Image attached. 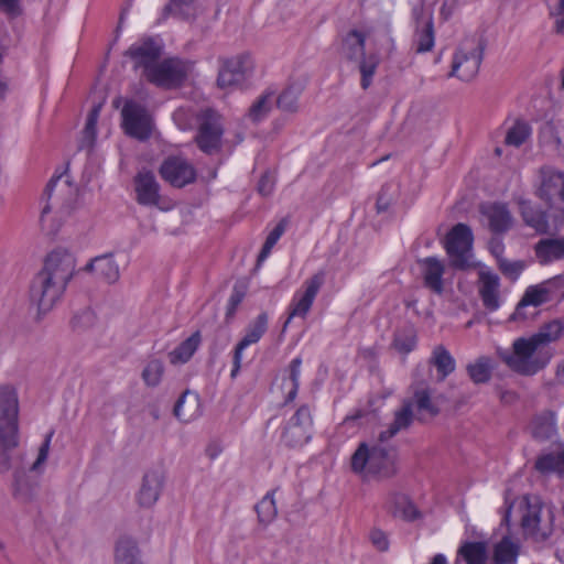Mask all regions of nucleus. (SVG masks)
<instances>
[{"instance_id": "f03ea898", "label": "nucleus", "mask_w": 564, "mask_h": 564, "mask_svg": "<svg viewBox=\"0 0 564 564\" xmlns=\"http://www.w3.org/2000/svg\"><path fill=\"white\" fill-rule=\"evenodd\" d=\"M76 271V260L66 250H54L47 254L42 269L30 285V299L40 313L50 312L61 301Z\"/></svg>"}, {"instance_id": "680f3d73", "label": "nucleus", "mask_w": 564, "mask_h": 564, "mask_svg": "<svg viewBox=\"0 0 564 564\" xmlns=\"http://www.w3.org/2000/svg\"><path fill=\"white\" fill-rule=\"evenodd\" d=\"M488 246L490 253L496 258L497 261L503 258L505 243L502 241V238L499 237V235L492 237L489 240Z\"/></svg>"}, {"instance_id": "0e129e2a", "label": "nucleus", "mask_w": 564, "mask_h": 564, "mask_svg": "<svg viewBox=\"0 0 564 564\" xmlns=\"http://www.w3.org/2000/svg\"><path fill=\"white\" fill-rule=\"evenodd\" d=\"M553 225V235L564 237V209H560L554 214Z\"/></svg>"}, {"instance_id": "58836bf2", "label": "nucleus", "mask_w": 564, "mask_h": 564, "mask_svg": "<svg viewBox=\"0 0 564 564\" xmlns=\"http://www.w3.org/2000/svg\"><path fill=\"white\" fill-rule=\"evenodd\" d=\"M366 36L362 32L351 30L343 41V54L350 61L365 55Z\"/></svg>"}, {"instance_id": "5fc2aeb1", "label": "nucleus", "mask_w": 564, "mask_h": 564, "mask_svg": "<svg viewBox=\"0 0 564 564\" xmlns=\"http://www.w3.org/2000/svg\"><path fill=\"white\" fill-rule=\"evenodd\" d=\"M550 15L554 19V29L558 34H564V0L546 1Z\"/></svg>"}, {"instance_id": "412c9836", "label": "nucleus", "mask_w": 564, "mask_h": 564, "mask_svg": "<svg viewBox=\"0 0 564 564\" xmlns=\"http://www.w3.org/2000/svg\"><path fill=\"white\" fill-rule=\"evenodd\" d=\"M137 202L142 206H158L160 203V184L151 171H140L134 176Z\"/></svg>"}, {"instance_id": "0eeeda50", "label": "nucleus", "mask_w": 564, "mask_h": 564, "mask_svg": "<svg viewBox=\"0 0 564 564\" xmlns=\"http://www.w3.org/2000/svg\"><path fill=\"white\" fill-rule=\"evenodd\" d=\"M484 48V43L479 37H465L454 53L452 70L448 76L464 82L471 80L479 72Z\"/></svg>"}, {"instance_id": "c756f323", "label": "nucleus", "mask_w": 564, "mask_h": 564, "mask_svg": "<svg viewBox=\"0 0 564 564\" xmlns=\"http://www.w3.org/2000/svg\"><path fill=\"white\" fill-rule=\"evenodd\" d=\"M387 509L393 517L405 521H413L420 517L414 503L403 494H391L387 501Z\"/></svg>"}, {"instance_id": "4d7b16f0", "label": "nucleus", "mask_w": 564, "mask_h": 564, "mask_svg": "<svg viewBox=\"0 0 564 564\" xmlns=\"http://www.w3.org/2000/svg\"><path fill=\"white\" fill-rule=\"evenodd\" d=\"M53 435H54V431H50L45 435V438H44L43 443L39 447L37 457H36L35 462L31 466V470H33V471L39 470L44 465V463L46 462Z\"/></svg>"}, {"instance_id": "052dcab7", "label": "nucleus", "mask_w": 564, "mask_h": 564, "mask_svg": "<svg viewBox=\"0 0 564 564\" xmlns=\"http://www.w3.org/2000/svg\"><path fill=\"white\" fill-rule=\"evenodd\" d=\"M274 189V178L269 173L261 176L258 183V191L263 196H269Z\"/></svg>"}, {"instance_id": "a211bd4d", "label": "nucleus", "mask_w": 564, "mask_h": 564, "mask_svg": "<svg viewBox=\"0 0 564 564\" xmlns=\"http://www.w3.org/2000/svg\"><path fill=\"white\" fill-rule=\"evenodd\" d=\"M553 512L547 510L546 517H542V507L539 503H529L522 516L521 524L524 532L536 541L546 540L553 531Z\"/></svg>"}, {"instance_id": "dca6fc26", "label": "nucleus", "mask_w": 564, "mask_h": 564, "mask_svg": "<svg viewBox=\"0 0 564 564\" xmlns=\"http://www.w3.org/2000/svg\"><path fill=\"white\" fill-rule=\"evenodd\" d=\"M540 185L535 195L549 206L564 202V172L552 166H542Z\"/></svg>"}, {"instance_id": "49530a36", "label": "nucleus", "mask_w": 564, "mask_h": 564, "mask_svg": "<svg viewBox=\"0 0 564 564\" xmlns=\"http://www.w3.org/2000/svg\"><path fill=\"white\" fill-rule=\"evenodd\" d=\"M273 495L274 490L268 492L256 506V511L258 513L259 521L264 524H268L271 521H273L278 513Z\"/></svg>"}, {"instance_id": "864d4df0", "label": "nucleus", "mask_w": 564, "mask_h": 564, "mask_svg": "<svg viewBox=\"0 0 564 564\" xmlns=\"http://www.w3.org/2000/svg\"><path fill=\"white\" fill-rule=\"evenodd\" d=\"M194 2L195 0H170L163 9V14L166 17L172 13L182 19H188L191 17L189 10Z\"/></svg>"}, {"instance_id": "aec40b11", "label": "nucleus", "mask_w": 564, "mask_h": 564, "mask_svg": "<svg viewBox=\"0 0 564 564\" xmlns=\"http://www.w3.org/2000/svg\"><path fill=\"white\" fill-rule=\"evenodd\" d=\"M480 214L486 218L488 228L495 235L509 231L513 224V217L505 203H487L479 207Z\"/></svg>"}, {"instance_id": "8fccbe9b", "label": "nucleus", "mask_w": 564, "mask_h": 564, "mask_svg": "<svg viewBox=\"0 0 564 564\" xmlns=\"http://www.w3.org/2000/svg\"><path fill=\"white\" fill-rule=\"evenodd\" d=\"M530 135V127L522 121H518L511 127L506 135L508 145L520 147Z\"/></svg>"}, {"instance_id": "c03bdc74", "label": "nucleus", "mask_w": 564, "mask_h": 564, "mask_svg": "<svg viewBox=\"0 0 564 564\" xmlns=\"http://www.w3.org/2000/svg\"><path fill=\"white\" fill-rule=\"evenodd\" d=\"M274 93L267 90L261 94L256 101L250 106L248 111V118L252 122H259L263 120L272 109Z\"/></svg>"}, {"instance_id": "5701e85b", "label": "nucleus", "mask_w": 564, "mask_h": 564, "mask_svg": "<svg viewBox=\"0 0 564 564\" xmlns=\"http://www.w3.org/2000/svg\"><path fill=\"white\" fill-rule=\"evenodd\" d=\"M423 278V284L433 293L441 295L444 292L443 275L445 265L436 257H426L417 261Z\"/></svg>"}, {"instance_id": "2eb2a0df", "label": "nucleus", "mask_w": 564, "mask_h": 564, "mask_svg": "<svg viewBox=\"0 0 564 564\" xmlns=\"http://www.w3.org/2000/svg\"><path fill=\"white\" fill-rule=\"evenodd\" d=\"M253 72V61L247 53L227 58L219 69L217 84L220 88L241 85Z\"/></svg>"}, {"instance_id": "7c9ffc66", "label": "nucleus", "mask_w": 564, "mask_h": 564, "mask_svg": "<svg viewBox=\"0 0 564 564\" xmlns=\"http://www.w3.org/2000/svg\"><path fill=\"white\" fill-rule=\"evenodd\" d=\"M435 35L432 17L417 19L413 36V46L416 53H426L434 47Z\"/></svg>"}, {"instance_id": "423d86ee", "label": "nucleus", "mask_w": 564, "mask_h": 564, "mask_svg": "<svg viewBox=\"0 0 564 564\" xmlns=\"http://www.w3.org/2000/svg\"><path fill=\"white\" fill-rule=\"evenodd\" d=\"M196 134L194 142L197 148L207 155H215L221 151L225 127L221 115L205 108L196 115Z\"/></svg>"}, {"instance_id": "9d476101", "label": "nucleus", "mask_w": 564, "mask_h": 564, "mask_svg": "<svg viewBox=\"0 0 564 564\" xmlns=\"http://www.w3.org/2000/svg\"><path fill=\"white\" fill-rule=\"evenodd\" d=\"M563 288L564 279L561 275L545 280L539 284L528 286L518 303L514 313L511 315V319H525L528 315L524 310L528 306L531 305L538 307L553 301Z\"/></svg>"}, {"instance_id": "bb28decb", "label": "nucleus", "mask_w": 564, "mask_h": 564, "mask_svg": "<svg viewBox=\"0 0 564 564\" xmlns=\"http://www.w3.org/2000/svg\"><path fill=\"white\" fill-rule=\"evenodd\" d=\"M174 415L182 422L188 423L199 417L202 414L200 399L197 393L186 390L176 401Z\"/></svg>"}, {"instance_id": "de8ad7c7", "label": "nucleus", "mask_w": 564, "mask_h": 564, "mask_svg": "<svg viewBox=\"0 0 564 564\" xmlns=\"http://www.w3.org/2000/svg\"><path fill=\"white\" fill-rule=\"evenodd\" d=\"M535 469L542 474L558 473L562 474V452L558 454H545L538 457Z\"/></svg>"}, {"instance_id": "bf43d9fd", "label": "nucleus", "mask_w": 564, "mask_h": 564, "mask_svg": "<svg viewBox=\"0 0 564 564\" xmlns=\"http://www.w3.org/2000/svg\"><path fill=\"white\" fill-rule=\"evenodd\" d=\"M372 545L380 552H386L389 549V540L387 534L380 529H372L369 534Z\"/></svg>"}, {"instance_id": "ddd939ff", "label": "nucleus", "mask_w": 564, "mask_h": 564, "mask_svg": "<svg viewBox=\"0 0 564 564\" xmlns=\"http://www.w3.org/2000/svg\"><path fill=\"white\" fill-rule=\"evenodd\" d=\"M124 132L137 140L145 141L152 134V118L147 109L134 102L127 101L121 111Z\"/></svg>"}, {"instance_id": "4468645a", "label": "nucleus", "mask_w": 564, "mask_h": 564, "mask_svg": "<svg viewBox=\"0 0 564 564\" xmlns=\"http://www.w3.org/2000/svg\"><path fill=\"white\" fill-rule=\"evenodd\" d=\"M163 54V44L160 40L147 36L133 43L124 53L133 62L135 69H142L145 77L149 68H153Z\"/></svg>"}, {"instance_id": "f3484780", "label": "nucleus", "mask_w": 564, "mask_h": 564, "mask_svg": "<svg viewBox=\"0 0 564 564\" xmlns=\"http://www.w3.org/2000/svg\"><path fill=\"white\" fill-rule=\"evenodd\" d=\"M162 178L174 187H184L196 180L195 167L184 158L169 156L160 166Z\"/></svg>"}, {"instance_id": "393cba45", "label": "nucleus", "mask_w": 564, "mask_h": 564, "mask_svg": "<svg viewBox=\"0 0 564 564\" xmlns=\"http://www.w3.org/2000/svg\"><path fill=\"white\" fill-rule=\"evenodd\" d=\"M534 256L541 265L564 259V237L544 238L534 245Z\"/></svg>"}, {"instance_id": "4c0bfd02", "label": "nucleus", "mask_w": 564, "mask_h": 564, "mask_svg": "<svg viewBox=\"0 0 564 564\" xmlns=\"http://www.w3.org/2000/svg\"><path fill=\"white\" fill-rule=\"evenodd\" d=\"M101 108L102 104H97L88 112L83 130V135L78 144L79 150L91 149L94 147L97 135L96 126L100 116Z\"/></svg>"}, {"instance_id": "09e8293b", "label": "nucleus", "mask_w": 564, "mask_h": 564, "mask_svg": "<svg viewBox=\"0 0 564 564\" xmlns=\"http://www.w3.org/2000/svg\"><path fill=\"white\" fill-rule=\"evenodd\" d=\"M379 64V58L377 55L362 56V59L359 64V70L361 74V87L362 89H367L372 82V77L376 73V69Z\"/></svg>"}, {"instance_id": "4be33fe9", "label": "nucleus", "mask_w": 564, "mask_h": 564, "mask_svg": "<svg viewBox=\"0 0 564 564\" xmlns=\"http://www.w3.org/2000/svg\"><path fill=\"white\" fill-rule=\"evenodd\" d=\"M164 484V477L159 470H149L144 474L137 501L142 508H151L159 500Z\"/></svg>"}, {"instance_id": "6ab92c4d", "label": "nucleus", "mask_w": 564, "mask_h": 564, "mask_svg": "<svg viewBox=\"0 0 564 564\" xmlns=\"http://www.w3.org/2000/svg\"><path fill=\"white\" fill-rule=\"evenodd\" d=\"M268 329V314L265 312H262L257 316L254 321H252L248 327L246 328V334L242 337V339L237 344L234 356H232V370H231V378H235L240 368H241V360H242V351L252 344L258 343L261 337L265 334Z\"/></svg>"}, {"instance_id": "f257e3e1", "label": "nucleus", "mask_w": 564, "mask_h": 564, "mask_svg": "<svg viewBox=\"0 0 564 564\" xmlns=\"http://www.w3.org/2000/svg\"><path fill=\"white\" fill-rule=\"evenodd\" d=\"M563 334L564 322L553 319L543 324L532 336L517 338L512 344V351L498 350V356L512 371L533 376L549 364L552 355L547 347Z\"/></svg>"}, {"instance_id": "338daca9", "label": "nucleus", "mask_w": 564, "mask_h": 564, "mask_svg": "<svg viewBox=\"0 0 564 564\" xmlns=\"http://www.w3.org/2000/svg\"><path fill=\"white\" fill-rule=\"evenodd\" d=\"M499 399L505 404H512L518 400V394L514 391L501 390L499 392Z\"/></svg>"}, {"instance_id": "2f4dec72", "label": "nucleus", "mask_w": 564, "mask_h": 564, "mask_svg": "<svg viewBox=\"0 0 564 564\" xmlns=\"http://www.w3.org/2000/svg\"><path fill=\"white\" fill-rule=\"evenodd\" d=\"M85 269L96 272V274L107 283H113L120 276L119 267L111 254L95 258L87 263Z\"/></svg>"}, {"instance_id": "603ef678", "label": "nucleus", "mask_w": 564, "mask_h": 564, "mask_svg": "<svg viewBox=\"0 0 564 564\" xmlns=\"http://www.w3.org/2000/svg\"><path fill=\"white\" fill-rule=\"evenodd\" d=\"M497 264H498V268L501 271V273L506 278H508L512 281L517 280L525 268L524 261H522V260L512 261L505 257L499 259V261H497Z\"/></svg>"}, {"instance_id": "e2e57ef3", "label": "nucleus", "mask_w": 564, "mask_h": 564, "mask_svg": "<svg viewBox=\"0 0 564 564\" xmlns=\"http://www.w3.org/2000/svg\"><path fill=\"white\" fill-rule=\"evenodd\" d=\"M20 0H0V11L11 15L17 17L20 14Z\"/></svg>"}, {"instance_id": "1a4fd4ad", "label": "nucleus", "mask_w": 564, "mask_h": 564, "mask_svg": "<svg viewBox=\"0 0 564 564\" xmlns=\"http://www.w3.org/2000/svg\"><path fill=\"white\" fill-rule=\"evenodd\" d=\"M474 236L469 226L456 224L445 239V250L449 258V264L456 270H466L470 267V251Z\"/></svg>"}, {"instance_id": "13d9d810", "label": "nucleus", "mask_w": 564, "mask_h": 564, "mask_svg": "<svg viewBox=\"0 0 564 564\" xmlns=\"http://www.w3.org/2000/svg\"><path fill=\"white\" fill-rule=\"evenodd\" d=\"M243 297H245V292L239 290L238 288H234L232 293L227 303V310H226V319L227 321L231 319L235 316L236 311H237L238 306L240 305V303L242 302Z\"/></svg>"}, {"instance_id": "72a5a7b5", "label": "nucleus", "mask_w": 564, "mask_h": 564, "mask_svg": "<svg viewBox=\"0 0 564 564\" xmlns=\"http://www.w3.org/2000/svg\"><path fill=\"white\" fill-rule=\"evenodd\" d=\"M37 482L15 475L12 488V497L15 501L24 506L31 505L37 499Z\"/></svg>"}, {"instance_id": "79ce46f5", "label": "nucleus", "mask_w": 564, "mask_h": 564, "mask_svg": "<svg viewBox=\"0 0 564 564\" xmlns=\"http://www.w3.org/2000/svg\"><path fill=\"white\" fill-rule=\"evenodd\" d=\"M393 347L401 354H409L416 346V329L412 324H405L395 330Z\"/></svg>"}, {"instance_id": "ea45409f", "label": "nucleus", "mask_w": 564, "mask_h": 564, "mask_svg": "<svg viewBox=\"0 0 564 564\" xmlns=\"http://www.w3.org/2000/svg\"><path fill=\"white\" fill-rule=\"evenodd\" d=\"M519 555V546L510 538H502L494 547V564H514Z\"/></svg>"}, {"instance_id": "6e6d98bb", "label": "nucleus", "mask_w": 564, "mask_h": 564, "mask_svg": "<svg viewBox=\"0 0 564 564\" xmlns=\"http://www.w3.org/2000/svg\"><path fill=\"white\" fill-rule=\"evenodd\" d=\"M394 200V192L392 184L382 185L380 192L378 193L376 209L378 213H383L389 209L391 204Z\"/></svg>"}, {"instance_id": "b1692460", "label": "nucleus", "mask_w": 564, "mask_h": 564, "mask_svg": "<svg viewBox=\"0 0 564 564\" xmlns=\"http://www.w3.org/2000/svg\"><path fill=\"white\" fill-rule=\"evenodd\" d=\"M19 402L15 390L10 386L0 387V421L12 432H18Z\"/></svg>"}, {"instance_id": "473e14b6", "label": "nucleus", "mask_w": 564, "mask_h": 564, "mask_svg": "<svg viewBox=\"0 0 564 564\" xmlns=\"http://www.w3.org/2000/svg\"><path fill=\"white\" fill-rule=\"evenodd\" d=\"M430 364L436 368L438 381H444L456 368L454 357L443 345L434 347Z\"/></svg>"}, {"instance_id": "a878e982", "label": "nucleus", "mask_w": 564, "mask_h": 564, "mask_svg": "<svg viewBox=\"0 0 564 564\" xmlns=\"http://www.w3.org/2000/svg\"><path fill=\"white\" fill-rule=\"evenodd\" d=\"M479 295L486 310L494 312L500 306L499 276L490 271L479 272Z\"/></svg>"}, {"instance_id": "37998d69", "label": "nucleus", "mask_w": 564, "mask_h": 564, "mask_svg": "<svg viewBox=\"0 0 564 564\" xmlns=\"http://www.w3.org/2000/svg\"><path fill=\"white\" fill-rule=\"evenodd\" d=\"M458 555L467 564H486L487 547L484 542H465L458 549Z\"/></svg>"}, {"instance_id": "f8f14e48", "label": "nucleus", "mask_w": 564, "mask_h": 564, "mask_svg": "<svg viewBox=\"0 0 564 564\" xmlns=\"http://www.w3.org/2000/svg\"><path fill=\"white\" fill-rule=\"evenodd\" d=\"M313 417L308 405H301L286 422L281 442L290 447L296 448L305 445L312 437Z\"/></svg>"}, {"instance_id": "7ed1b4c3", "label": "nucleus", "mask_w": 564, "mask_h": 564, "mask_svg": "<svg viewBox=\"0 0 564 564\" xmlns=\"http://www.w3.org/2000/svg\"><path fill=\"white\" fill-rule=\"evenodd\" d=\"M383 443L379 438L373 445L360 443L352 454L351 470L364 480L389 479L398 474V449L383 446Z\"/></svg>"}, {"instance_id": "a18cd8bd", "label": "nucleus", "mask_w": 564, "mask_h": 564, "mask_svg": "<svg viewBox=\"0 0 564 564\" xmlns=\"http://www.w3.org/2000/svg\"><path fill=\"white\" fill-rule=\"evenodd\" d=\"M302 93L300 86L291 85L285 88L276 99V106L282 111L295 112L299 108L297 101Z\"/></svg>"}, {"instance_id": "c85d7f7f", "label": "nucleus", "mask_w": 564, "mask_h": 564, "mask_svg": "<svg viewBox=\"0 0 564 564\" xmlns=\"http://www.w3.org/2000/svg\"><path fill=\"white\" fill-rule=\"evenodd\" d=\"M302 358L296 357L291 360L283 370L281 389L285 393L284 403L295 400L300 387Z\"/></svg>"}, {"instance_id": "69168bd1", "label": "nucleus", "mask_w": 564, "mask_h": 564, "mask_svg": "<svg viewBox=\"0 0 564 564\" xmlns=\"http://www.w3.org/2000/svg\"><path fill=\"white\" fill-rule=\"evenodd\" d=\"M285 230V226L283 224V221L279 223L271 231L270 234L268 235L265 241L269 243V245H272L273 247L275 246V243L279 241V239L281 238V236L283 235Z\"/></svg>"}, {"instance_id": "3c124183", "label": "nucleus", "mask_w": 564, "mask_h": 564, "mask_svg": "<svg viewBox=\"0 0 564 564\" xmlns=\"http://www.w3.org/2000/svg\"><path fill=\"white\" fill-rule=\"evenodd\" d=\"M164 366L161 360L153 359L148 362L142 371V378L148 386L155 387L160 383Z\"/></svg>"}, {"instance_id": "9b49d317", "label": "nucleus", "mask_w": 564, "mask_h": 564, "mask_svg": "<svg viewBox=\"0 0 564 564\" xmlns=\"http://www.w3.org/2000/svg\"><path fill=\"white\" fill-rule=\"evenodd\" d=\"M326 281V271L318 270L312 276L303 282L302 289L296 291L289 306V316L285 321L284 327L294 317L305 318L310 313L313 303Z\"/></svg>"}, {"instance_id": "a19ab883", "label": "nucleus", "mask_w": 564, "mask_h": 564, "mask_svg": "<svg viewBox=\"0 0 564 564\" xmlns=\"http://www.w3.org/2000/svg\"><path fill=\"white\" fill-rule=\"evenodd\" d=\"M116 564H142L137 543L128 538L120 539L116 546Z\"/></svg>"}, {"instance_id": "6e6552de", "label": "nucleus", "mask_w": 564, "mask_h": 564, "mask_svg": "<svg viewBox=\"0 0 564 564\" xmlns=\"http://www.w3.org/2000/svg\"><path fill=\"white\" fill-rule=\"evenodd\" d=\"M193 64L189 61L178 57H167L149 68L144 77L149 83L165 89L180 87L192 70Z\"/></svg>"}, {"instance_id": "c9c22d12", "label": "nucleus", "mask_w": 564, "mask_h": 564, "mask_svg": "<svg viewBox=\"0 0 564 564\" xmlns=\"http://www.w3.org/2000/svg\"><path fill=\"white\" fill-rule=\"evenodd\" d=\"M494 366L487 356L478 357L466 366V371L475 384L487 383L491 379Z\"/></svg>"}, {"instance_id": "39448f33", "label": "nucleus", "mask_w": 564, "mask_h": 564, "mask_svg": "<svg viewBox=\"0 0 564 564\" xmlns=\"http://www.w3.org/2000/svg\"><path fill=\"white\" fill-rule=\"evenodd\" d=\"M414 406L419 414H429L432 417L440 414V408L432 400L431 390L427 387L416 388L412 399L403 400L401 408L395 410L392 423L379 433V440L387 442L399 432L409 429L413 422Z\"/></svg>"}, {"instance_id": "774afa93", "label": "nucleus", "mask_w": 564, "mask_h": 564, "mask_svg": "<svg viewBox=\"0 0 564 564\" xmlns=\"http://www.w3.org/2000/svg\"><path fill=\"white\" fill-rule=\"evenodd\" d=\"M272 248H273L272 245H269L267 241H264V243L261 248V251L258 256V262L265 260L268 258V256L270 254Z\"/></svg>"}, {"instance_id": "20e7f679", "label": "nucleus", "mask_w": 564, "mask_h": 564, "mask_svg": "<svg viewBox=\"0 0 564 564\" xmlns=\"http://www.w3.org/2000/svg\"><path fill=\"white\" fill-rule=\"evenodd\" d=\"M62 181V175L53 176L47 183L44 196L47 203L42 209L40 223L42 230L55 235L62 227L63 217L70 214L75 189L68 180Z\"/></svg>"}, {"instance_id": "cd10ccee", "label": "nucleus", "mask_w": 564, "mask_h": 564, "mask_svg": "<svg viewBox=\"0 0 564 564\" xmlns=\"http://www.w3.org/2000/svg\"><path fill=\"white\" fill-rule=\"evenodd\" d=\"M519 209L520 215L527 226L533 228L539 234L549 232L550 226L545 210L532 205L531 202L524 199L519 202Z\"/></svg>"}, {"instance_id": "e433bc0d", "label": "nucleus", "mask_w": 564, "mask_h": 564, "mask_svg": "<svg viewBox=\"0 0 564 564\" xmlns=\"http://www.w3.org/2000/svg\"><path fill=\"white\" fill-rule=\"evenodd\" d=\"M199 343L200 334L195 332L170 352V361L172 364L187 362L197 350Z\"/></svg>"}, {"instance_id": "f704fd0d", "label": "nucleus", "mask_w": 564, "mask_h": 564, "mask_svg": "<svg viewBox=\"0 0 564 564\" xmlns=\"http://www.w3.org/2000/svg\"><path fill=\"white\" fill-rule=\"evenodd\" d=\"M531 429L534 438L551 440L556 434L555 414L547 411L536 415L532 421Z\"/></svg>"}]
</instances>
